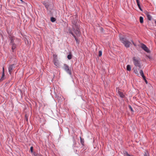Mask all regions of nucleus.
I'll return each instance as SVG.
<instances>
[{"mask_svg": "<svg viewBox=\"0 0 156 156\" xmlns=\"http://www.w3.org/2000/svg\"><path fill=\"white\" fill-rule=\"evenodd\" d=\"M120 39L121 42L123 44L126 48H128L129 47L131 43L125 37H120Z\"/></svg>", "mask_w": 156, "mask_h": 156, "instance_id": "1", "label": "nucleus"}, {"mask_svg": "<svg viewBox=\"0 0 156 156\" xmlns=\"http://www.w3.org/2000/svg\"><path fill=\"white\" fill-rule=\"evenodd\" d=\"M140 61V59L138 57H134L133 58V64L135 66L138 67L140 69L141 67Z\"/></svg>", "mask_w": 156, "mask_h": 156, "instance_id": "2", "label": "nucleus"}, {"mask_svg": "<svg viewBox=\"0 0 156 156\" xmlns=\"http://www.w3.org/2000/svg\"><path fill=\"white\" fill-rule=\"evenodd\" d=\"M74 24V25L72 26V28L74 32L77 36H79L80 35V32L79 30V27L78 25H76V23Z\"/></svg>", "mask_w": 156, "mask_h": 156, "instance_id": "3", "label": "nucleus"}, {"mask_svg": "<svg viewBox=\"0 0 156 156\" xmlns=\"http://www.w3.org/2000/svg\"><path fill=\"white\" fill-rule=\"evenodd\" d=\"M141 48L143 49L147 53H149L150 51L146 46L143 44H141Z\"/></svg>", "mask_w": 156, "mask_h": 156, "instance_id": "4", "label": "nucleus"}, {"mask_svg": "<svg viewBox=\"0 0 156 156\" xmlns=\"http://www.w3.org/2000/svg\"><path fill=\"white\" fill-rule=\"evenodd\" d=\"M15 68L14 64H12L9 65L8 67V71L9 73L11 74L12 71Z\"/></svg>", "mask_w": 156, "mask_h": 156, "instance_id": "5", "label": "nucleus"}, {"mask_svg": "<svg viewBox=\"0 0 156 156\" xmlns=\"http://www.w3.org/2000/svg\"><path fill=\"white\" fill-rule=\"evenodd\" d=\"M145 14L147 16V19L149 20H151L152 19V17L150 14L148 12H146Z\"/></svg>", "mask_w": 156, "mask_h": 156, "instance_id": "6", "label": "nucleus"}, {"mask_svg": "<svg viewBox=\"0 0 156 156\" xmlns=\"http://www.w3.org/2000/svg\"><path fill=\"white\" fill-rule=\"evenodd\" d=\"M5 73L4 71V67H3V73L1 78L0 79V81H3L5 79Z\"/></svg>", "mask_w": 156, "mask_h": 156, "instance_id": "7", "label": "nucleus"}, {"mask_svg": "<svg viewBox=\"0 0 156 156\" xmlns=\"http://www.w3.org/2000/svg\"><path fill=\"white\" fill-rule=\"evenodd\" d=\"M9 38L10 41V44L14 43V37L10 35L9 37Z\"/></svg>", "mask_w": 156, "mask_h": 156, "instance_id": "8", "label": "nucleus"}, {"mask_svg": "<svg viewBox=\"0 0 156 156\" xmlns=\"http://www.w3.org/2000/svg\"><path fill=\"white\" fill-rule=\"evenodd\" d=\"M118 94L120 97L122 98H124L125 97V96L124 94L120 91H119Z\"/></svg>", "mask_w": 156, "mask_h": 156, "instance_id": "9", "label": "nucleus"}, {"mask_svg": "<svg viewBox=\"0 0 156 156\" xmlns=\"http://www.w3.org/2000/svg\"><path fill=\"white\" fill-rule=\"evenodd\" d=\"M66 71V73L69 74L70 76H72V71L69 68L67 69Z\"/></svg>", "mask_w": 156, "mask_h": 156, "instance_id": "10", "label": "nucleus"}, {"mask_svg": "<svg viewBox=\"0 0 156 156\" xmlns=\"http://www.w3.org/2000/svg\"><path fill=\"white\" fill-rule=\"evenodd\" d=\"M10 44L11 45L12 49V50L13 51L16 48V45L14 43H12Z\"/></svg>", "mask_w": 156, "mask_h": 156, "instance_id": "11", "label": "nucleus"}, {"mask_svg": "<svg viewBox=\"0 0 156 156\" xmlns=\"http://www.w3.org/2000/svg\"><path fill=\"white\" fill-rule=\"evenodd\" d=\"M54 64L56 66H58V60L56 58H54Z\"/></svg>", "mask_w": 156, "mask_h": 156, "instance_id": "12", "label": "nucleus"}, {"mask_svg": "<svg viewBox=\"0 0 156 156\" xmlns=\"http://www.w3.org/2000/svg\"><path fill=\"white\" fill-rule=\"evenodd\" d=\"M64 69L66 71L67 69L69 68V66L66 64H64Z\"/></svg>", "mask_w": 156, "mask_h": 156, "instance_id": "13", "label": "nucleus"}, {"mask_svg": "<svg viewBox=\"0 0 156 156\" xmlns=\"http://www.w3.org/2000/svg\"><path fill=\"white\" fill-rule=\"evenodd\" d=\"M80 143L83 146L84 145V140L83 138H82L81 137H80Z\"/></svg>", "mask_w": 156, "mask_h": 156, "instance_id": "14", "label": "nucleus"}, {"mask_svg": "<svg viewBox=\"0 0 156 156\" xmlns=\"http://www.w3.org/2000/svg\"><path fill=\"white\" fill-rule=\"evenodd\" d=\"M126 69L129 71L131 70V67L130 65H128L127 66Z\"/></svg>", "mask_w": 156, "mask_h": 156, "instance_id": "15", "label": "nucleus"}, {"mask_svg": "<svg viewBox=\"0 0 156 156\" xmlns=\"http://www.w3.org/2000/svg\"><path fill=\"white\" fill-rule=\"evenodd\" d=\"M43 4L44 5L45 8L48 9L49 5L46 2H44Z\"/></svg>", "mask_w": 156, "mask_h": 156, "instance_id": "16", "label": "nucleus"}, {"mask_svg": "<svg viewBox=\"0 0 156 156\" xmlns=\"http://www.w3.org/2000/svg\"><path fill=\"white\" fill-rule=\"evenodd\" d=\"M140 21L141 23H143V18L142 16H140Z\"/></svg>", "mask_w": 156, "mask_h": 156, "instance_id": "17", "label": "nucleus"}, {"mask_svg": "<svg viewBox=\"0 0 156 156\" xmlns=\"http://www.w3.org/2000/svg\"><path fill=\"white\" fill-rule=\"evenodd\" d=\"M134 72L136 74L137 76L139 75L137 69H134Z\"/></svg>", "mask_w": 156, "mask_h": 156, "instance_id": "18", "label": "nucleus"}, {"mask_svg": "<svg viewBox=\"0 0 156 156\" xmlns=\"http://www.w3.org/2000/svg\"><path fill=\"white\" fill-rule=\"evenodd\" d=\"M74 38H75V39L76 41V43L78 44L79 43V41L78 40V39H77V38L75 36L74 37H73Z\"/></svg>", "mask_w": 156, "mask_h": 156, "instance_id": "19", "label": "nucleus"}, {"mask_svg": "<svg viewBox=\"0 0 156 156\" xmlns=\"http://www.w3.org/2000/svg\"><path fill=\"white\" fill-rule=\"evenodd\" d=\"M55 20H56V19L55 18L52 17L51 18V21L52 22H55Z\"/></svg>", "mask_w": 156, "mask_h": 156, "instance_id": "20", "label": "nucleus"}, {"mask_svg": "<svg viewBox=\"0 0 156 156\" xmlns=\"http://www.w3.org/2000/svg\"><path fill=\"white\" fill-rule=\"evenodd\" d=\"M72 58V56L71 54H69L68 55L67 58L69 59H71Z\"/></svg>", "mask_w": 156, "mask_h": 156, "instance_id": "21", "label": "nucleus"}, {"mask_svg": "<svg viewBox=\"0 0 156 156\" xmlns=\"http://www.w3.org/2000/svg\"><path fill=\"white\" fill-rule=\"evenodd\" d=\"M140 73L141 76H144V75L142 70H140Z\"/></svg>", "mask_w": 156, "mask_h": 156, "instance_id": "22", "label": "nucleus"}, {"mask_svg": "<svg viewBox=\"0 0 156 156\" xmlns=\"http://www.w3.org/2000/svg\"><path fill=\"white\" fill-rule=\"evenodd\" d=\"M69 33H70V34H71L72 35V36H73V37H74L75 35L73 34V32L71 31V30L70 29H69Z\"/></svg>", "mask_w": 156, "mask_h": 156, "instance_id": "23", "label": "nucleus"}, {"mask_svg": "<svg viewBox=\"0 0 156 156\" xmlns=\"http://www.w3.org/2000/svg\"><path fill=\"white\" fill-rule=\"evenodd\" d=\"M102 51H99V54L98 55L99 56H101L102 55Z\"/></svg>", "mask_w": 156, "mask_h": 156, "instance_id": "24", "label": "nucleus"}, {"mask_svg": "<svg viewBox=\"0 0 156 156\" xmlns=\"http://www.w3.org/2000/svg\"><path fill=\"white\" fill-rule=\"evenodd\" d=\"M144 156H149V154H148V153L147 152H145Z\"/></svg>", "mask_w": 156, "mask_h": 156, "instance_id": "25", "label": "nucleus"}, {"mask_svg": "<svg viewBox=\"0 0 156 156\" xmlns=\"http://www.w3.org/2000/svg\"><path fill=\"white\" fill-rule=\"evenodd\" d=\"M129 109L131 111L133 112V109L131 107V106L130 105H129Z\"/></svg>", "mask_w": 156, "mask_h": 156, "instance_id": "26", "label": "nucleus"}, {"mask_svg": "<svg viewBox=\"0 0 156 156\" xmlns=\"http://www.w3.org/2000/svg\"><path fill=\"white\" fill-rule=\"evenodd\" d=\"M137 5L139 7V9H140L141 11H142V9H141V6H140V4H138Z\"/></svg>", "mask_w": 156, "mask_h": 156, "instance_id": "27", "label": "nucleus"}, {"mask_svg": "<svg viewBox=\"0 0 156 156\" xmlns=\"http://www.w3.org/2000/svg\"><path fill=\"white\" fill-rule=\"evenodd\" d=\"M33 147H31L30 148V150L31 153L33 152Z\"/></svg>", "mask_w": 156, "mask_h": 156, "instance_id": "28", "label": "nucleus"}, {"mask_svg": "<svg viewBox=\"0 0 156 156\" xmlns=\"http://www.w3.org/2000/svg\"><path fill=\"white\" fill-rule=\"evenodd\" d=\"M75 23H76V25H78L77 24L76 22H75V21H74L73 22V26L74 24H75Z\"/></svg>", "mask_w": 156, "mask_h": 156, "instance_id": "29", "label": "nucleus"}, {"mask_svg": "<svg viewBox=\"0 0 156 156\" xmlns=\"http://www.w3.org/2000/svg\"><path fill=\"white\" fill-rule=\"evenodd\" d=\"M136 2L137 3V5H138V4H140L139 0H136Z\"/></svg>", "mask_w": 156, "mask_h": 156, "instance_id": "30", "label": "nucleus"}, {"mask_svg": "<svg viewBox=\"0 0 156 156\" xmlns=\"http://www.w3.org/2000/svg\"><path fill=\"white\" fill-rule=\"evenodd\" d=\"M53 56H54V58L55 59H57V55H53Z\"/></svg>", "mask_w": 156, "mask_h": 156, "instance_id": "31", "label": "nucleus"}, {"mask_svg": "<svg viewBox=\"0 0 156 156\" xmlns=\"http://www.w3.org/2000/svg\"><path fill=\"white\" fill-rule=\"evenodd\" d=\"M142 76L144 80H146L145 77L144 75V76Z\"/></svg>", "mask_w": 156, "mask_h": 156, "instance_id": "32", "label": "nucleus"}, {"mask_svg": "<svg viewBox=\"0 0 156 156\" xmlns=\"http://www.w3.org/2000/svg\"><path fill=\"white\" fill-rule=\"evenodd\" d=\"M34 155H35V156H42L41 155H40V154H35Z\"/></svg>", "mask_w": 156, "mask_h": 156, "instance_id": "33", "label": "nucleus"}, {"mask_svg": "<svg viewBox=\"0 0 156 156\" xmlns=\"http://www.w3.org/2000/svg\"><path fill=\"white\" fill-rule=\"evenodd\" d=\"M126 156H131L130 154H129L127 153H126Z\"/></svg>", "mask_w": 156, "mask_h": 156, "instance_id": "34", "label": "nucleus"}, {"mask_svg": "<svg viewBox=\"0 0 156 156\" xmlns=\"http://www.w3.org/2000/svg\"><path fill=\"white\" fill-rule=\"evenodd\" d=\"M132 42L133 44L134 45V46H136V44H135V43H134V42L133 41H132Z\"/></svg>", "mask_w": 156, "mask_h": 156, "instance_id": "35", "label": "nucleus"}, {"mask_svg": "<svg viewBox=\"0 0 156 156\" xmlns=\"http://www.w3.org/2000/svg\"><path fill=\"white\" fill-rule=\"evenodd\" d=\"M145 80V83H146L147 84L148 82H147V80Z\"/></svg>", "mask_w": 156, "mask_h": 156, "instance_id": "36", "label": "nucleus"}, {"mask_svg": "<svg viewBox=\"0 0 156 156\" xmlns=\"http://www.w3.org/2000/svg\"><path fill=\"white\" fill-rule=\"evenodd\" d=\"M154 23H155L156 26V20H155V21Z\"/></svg>", "mask_w": 156, "mask_h": 156, "instance_id": "37", "label": "nucleus"}]
</instances>
